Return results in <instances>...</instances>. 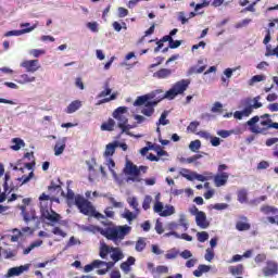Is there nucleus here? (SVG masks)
Returning <instances> with one entry per match:
<instances>
[{
  "instance_id": "nucleus-37",
  "label": "nucleus",
  "mask_w": 278,
  "mask_h": 278,
  "mask_svg": "<svg viewBox=\"0 0 278 278\" xmlns=\"http://www.w3.org/2000/svg\"><path fill=\"white\" fill-rule=\"evenodd\" d=\"M189 149L193 153H197V151H199V149H201V140L195 139V140L191 141L189 144Z\"/></svg>"
},
{
  "instance_id": "nucleus-60",
  "label": "nucleus",
  "mask_w": 278,
  "mask_h": 278,
  "mask_svg": "<svg viewBox=\"0 0 278 278\" xmlns=\"http://www.w3.org/2000/svg\"><path fill=\"white\" fill-rule=\"evenodd\" d=\"M119 267L126 275L131 270V267L127 262H123Z\"/></svg>"
},
{
  "instance_id": "nucleus-59",
  "label": "nucleus",
  "mask_w": 278,
  "mask_h": 278,
  "mask_svg": "<svg viewBox=\"0 0 278 278\" xmlns=\"http://www.w3.org/2000/svg\"><path fill=\"white\" fill-rule=\"evenodd\" d=\"M163 211H164V204H162V202H156L154 204V212L161 215Z\"/></svg>"
},
{
  "instance_id": "nucleus-27",
  "label": "nucleus",
  "mask_w": 278,
  "mask_h": 278,
  "mask_svg": "<svg viewBox=\"0 0 278 278\" xmlns=\"http://www.w3.org/2000/svg\"><path fill=\"white\" fill-rule=\"evenodd\" d=\"M205 68H207V65H202L199 68H197V66H191L188 70V75H201V73L205 72Z\"/></svg>"
},
{
  "instance_id": "nucleus-63",
  "label": "nucleus",
  "mask_w": 278,
  "mask_h": 278,
  "mask_svg": "<svg viewBox=\"0 0 278 278\" xmlns=\"http://www.w3.org/2000/svg\"><path fill=\"white\" fill-rule=\"evenodd\" d=\"M178 47H181V40H173L169 41V49H178Z\"/></svg>"
},
{
  "instance_id": "nucleus-35",
  "label": "nucleus",
  "mask_w": 278,
  "mask_h": 278,
  "mask_svg": "<svg viewBox=\"0 0 278 278\" xmlns=\"http://www.w3.org/2000/svg\"><path fill=\"white\" fill-rule=\"evenodd\" d=\"M238 197V201L239 203H247V201L249 200V194L247 193V191L244 189H241L238 191L237 193Z\"/></svg>"
},
{
  "instance_id": "nucleus-64",
  "label": "nucleus",
  "mask_w": 278,
  "mask_h": 278,
  "mask_svg": "<svg viewBox=\"0 0 278 278\" xmlns=\"http://www.w3.org/2000/svg\"><path fill=\"white\" fill-rule=\"evenodd\" d=\"M278 142V138L274 137V138H269L265 141L266 147H273V144H277Z\"/></svg>"
},
{
  "instance_id": "nucleus-55",
  "label": "nucleus",
  "mask_w": 278,
  "mask_h": 278,
  "mask_svg": "<svg viewBox=\"0 0 278 278\" xmlns=\"http://www.w3.org/2000/svg\"><path fill=\"white\" fill-rule=\"evenodd\" d=\"M255 264H262L263 262H266V254H257L254 258Z\"/></svg>"
},
{
  "instance_id": "nucleus-6",
  "label": "nucleus",
  "mask_w": 278,
  "mask_h": 278,
  "mask_svg": "<svg viewBox=\"0 0 278 278\" xmlns=\"http://www.w3.org/2000/svg\"><path fill=\"white\" fill-rule=\"evenodd\" d=\"M125 114H127V106H118L112 114L113 118H115V121H117V126L119 129H122V134H126L127 136H129V129L132 128L131 125L127 124L129 123V119L127 118V116H125Z\"/></svg>"
},
{
  "instance_id": "nucleus-15",
  "label": "nucleus",
  "mask_w": 278,
  "mask_h": 278,
  "mask_svg": "<svg viewBox=\"0 0 278 278\" xmlns=\"http://www.w3.org/2000/svg\"><path fill=\"white\" fill-rule=\"evenodd\" d=\"M38 25L34 24L33 27L29 28H23L20 30H9L4 34V38H10V36H23V34H29L30 31H34Z\"/></svg>"
},
{
  "instance_id": "nucleus-57",
  "label": "nucleus",
  "mask_w": 278,
  "mask_h": 278,
  "mask_svg": "<svg viewBox=\"0 0 278 278\" xmlns=\"http://www.w3.org/2000/svg\"><path fill=\"white\" fill-rule=\"evenodd\" d=\"M211 112H223V104L220 102H215L213 108L211 109Z\"/></svg>"
},
{
  "instance_id": "nucleus-40",
  "label": "nucleus",
  "mask_w": 278,
  "mask_h": 278,
  "mask_svg": "<svg viewBox=\"0 0 278 278\" xmlns=\"http://www.w3.org/2000/svg\"><path fill=\"white\" fill-rule=\"evenodd\" d=\"M265 55L266 58H270L271 55H276V58H278V46L274 49H271L270 46H267Z\"/></svg>"
},
{
  "instance_id": "nucleus-11",
  "label": "nucleus",
  "mask_w": 278,
  "mask_h": 278,
  "mask_svg": "<svg viewBox=\"0 0 278 278\" xmlns=\"http://www.w3.org/2000/svg\"><path fill=\"white\" fill-rule=\"evenodd\" d=\"M264 277H275L278 275V263L275 261H267L266 266L263 268Z\"/></svg>"
},
{
  "instance_id": "nucleus-53",
  "label": "nucleus",
  "mask_w": 278,
  "mask_h": 278,
  "mask_svg": "<svg viewBox=\"0 0 278 278\" xmlns=\"http://www.w3.org/2000/svg\"><path fill=\"white\" fill-rule=\"evenodd\" d=\"M117 12H118V17L119 18H125V16H128L129 15V10L123 8V7H119L117 9Z\"/></svg>"
},
{
  "instance_id": "nucleus-29",
  "label": "nucleus",
  "mask_w": 278,
  "mask_h": 278,
  "mask_svg": "<svg viewBox=\"0 0 278 278\" xmlns=\"http://www.w3.org/2000/svg\"><path fill=\"white\" fill-rule=\"evenodd\" d=\"M99 266H101V261L96 260L91 264L86 265L84 270L85 273H92V270H94V268H99Z\"/></svg>"
},
{
  "instance_id": "nucleus-49",
  "label": "nucleus",
  "mask_w": 278,
  "mask_h": 278,
  "mask_svg": "<svg viewBox=\"0 0 278 278\" xmlns=\"http://www.w3.org/2000/svg\"><path fill=\"white\" fill-rule=\"evenodd\" d=\"M150 149H153L154 151H156L159 157H162L164 155H167V152L165 150L162 149V147L160 146H151Z\"/></svg>"
},
{
  "instance_id": "nucleus-36",
  "label": "nucleus",
  "mask_w": 278,
  "mask_h": 278,
  "mask_svg": "<svg viewBox=\"0 0 278 278\" xmlns=\"http://www.w3.org/2000/svg\"><path fill=\"white\" fill-rule=\"evenodd\" d=\"M200 126H201V122L193 121L187 127V131H190L191 134H197V129H199Z\"/></svg>"
},
{
  "instance_id": "nucleus-16",
  "label": "nucleus",
  "mask_w": 278,
  "mask_h": 278,
  "mask_svg": "<svg viewBox=\"0 0 278 278\" xmlns=\"http://www.w3.org/2000/svg\"><path fill=\"white\" fill-rule=\"evenodd\" d=\"M39 201H40V212H42V204L47 205V210H51V205H52L53 201H58V199L51 198V195H49L47 193H42L39 197Z\"/></svg>"
},
{
  "instance_id": "nucleus-44",
  "label": "nucleus",
  "mask_w": 278,
  "mask_h": 278,
  "mask_svg": "<svg viewBox=\"0 0 278 278\" xmlns=\"http://www.w3.org/2000/svg\"><path fill=\"white\" fill-rule=\"evenodd\" d=\"M166 116H168V113L163 112L159 118V123H156V125H168V123H170V121L166 119Z\"/></svg>"
},
{
  "instance_id": "nucleus-12",
  "label": "nucleus",
  "mask_w": 278,
  "mask_h": 278,
  "mask_svg": "<svg viewBox=\"0 0 278 278\" xmlns=\"http://www.w3.org/2000/svg\"><path fill=\"white\" fill-rule=\"evenodd\" d=\"M22 68H25L26 73H36L40 71V62L38 60H26L21 63Z\"/></svg>"
},
{
  "instance_id": "nucleus-33",
  "label": "nucleus",
  "mask_w": 278,
  "mask_h": 278,
  "mask_svg": "<svg viewBox=\"0 0 278 278\" xmlns=\"http://www.w3.org/2000/svg\"><path fill=\"white\" fill-rule=\"evenodd\" d=\"M236 229L238 231H249V229H251V224L245 222H237Z\"/></svg>"
},
{
  "instance_id": "nucleus-51",
  "label": "nucleus",
  "mask_w": 278,
  "mask_h": 278,
  "mask_svg": "<svg viewBox=\"0 0 278 278\" xmlns=\"http://www.w3.org/2000/svg\"><path fill=\"white\" fill-rule=\"evenodd\" d=\"M116 97H118V93L114 92L109 98L102 99L98 105H101V103H110V101H115Z\"/></svg>"
},
{
  "instance_id": "nucleus-14",
  "label": "nucleus",
  "mask_w": 278,
  "mask_h": 278,
  "mask_svg": "<svg viewBox=\"0 0 278 278\" xmlns=\"http://www.w3.org/2000/svg\"><path fill=\"white\" fill-rule=\"evenodd\" d=\"M26 270H29V265H21L18 267H12L8 270L7 277H18L20 275H23Z\"/></svg>"
},
{
  "instance_id": "nucleus-10",
  "label": "nucleus",
  "mask_w": 278,
  "mask_h": 278,
  "mask_svg": "<svg viewBox=\"0 0 278 278\" xmlns=\"http://www.w3.org/2000/svg\"><path fill=\"white\" fill-rule=\"evenodd\" d=\"M125 173L126 175L130 176L128 178L130 181H142V178H140V169L137 167V165L132 164L131 161L126 162Z\"/></svg>"
},
{
  "instance_id": "nucleus-58",
  "label": "nucleus",
  "mask_w": 278,
  "mask_h": 278,
  "mask_svg": "<svg viewBox=\"0 0 278 278\" xmlns=\"http://www.w3.org/2000/svg\"><path fill=\"white\" fill-rule=\"evenodd\" d=\"M155 231L160 236H162V233H164V226L160 220H157L156 224H155Z\"/></svg>"
},
{
  "instance_id": "nucleus-47",
  "label": "nucleus",
  "mask_w": 278,
  "mask_h": 278,
  "mask_svg": "<svg viewBox=\"0 0 278 278\" xmlns=\"http://www.w3.org/2000/svg\"><path fill=\"white\" fill-rule=\"evenodd\" d=\"M36 218H38V217H36V212L35 211L31 212L30 214L27 213V212L24 213V220L26 223H29L30 220H36Z\"/></svg>"
},
{
  "instance_id": "nucleus-18",
  "label": "nucleus",
  "mask_w": 278,
  "mask_h": 278,
  "mask_svg": "<svg viewBox=\"0 0 278 278\" xmlns=\"http://www.w3.org/2000/svg\"><path fill=\"white\" fill-rule=\"evenodd\" d=\"M173 75V71L168 68H161L153 74L156 79H166Z\"/></svg>"
},
{
  "instance_id": "nucleus-56",
  "label": "nucleus",
  "mask_w": 278,
  "mask_h": 278,
  "mask_svg": "<svg viewBox=\"0 0 278 278\" xmlns=\"http://www.w3.org/2000/svg\"><path fill=\"white\" fill-rule=\"evenodd\" d=\"M52 233H54V236H61V238H66V232L61 230L60 227H54Z\"/></svg>"
},
{
  "instance_id": "nucleus-22",
  "label": "nucleus",
  "mask_w": 278,
  "mask_h": 278,
  "mask_svg": "<svg viewBox=\"0 0 278 278\" xmlns=\"http://www.w3.org/2000/svg\"><path fill=\"white\" fill-rule=\"evenodd\" d=\"M16 84H31L34 81H36V77L34 76H29V74H22L20 75L18 79H15Z\"/></svg>"
},
{
  "instance_id": "nucleus-2",
  "label": "nucleus",
  "mask_w": 278,
  "mask_h": 278,
  "mask_svg": "<svg viewBox=\"0 0 278 278\" xmlns=\"http://www.w3.org/2000/svg\"><path fill=\"white\" fill-rule=\"evenodd\" d=\"M247 125L251 134H262L263 136L268 134V129H278V123L273 122L268 113L253 116L247 122Z\"/></svg>"
},
{
  "instance_id": "nucleus-61",
  "label": "nucleus",
  "mask_w": 278,
  "mask_h": 278,
  "mask_svg": "<svg viewBox=\"0 0 278 278\" xmlns=\"http://www.w3.org/2000/svg\"><path fill=\"white\" fill-rule=\"evenodd\" d=\"M11 177L10 174L7 173L4 175V184H3V188H4V192H8L10 190V186L8 185V182L10 181Z\"/></svg>"
},
{
  "instance_id": "nucleus-3",
  "label": "nucleus",
  "mask_w": 278,
  "mask_h": 278,
  "mask_svg": "<svg viewBox=\"0 0 278 278\" xmlns=\"http://www.w3.org/2000/svg\"><path fill=\"white\" fill-rule=\"evenodd\" d=\"M75 205L78 207L80 214H84L85 216H93V218H98V220H100V218H105V215L97 212L94 206H92V203L86 200L84 195H76Z\"/></svg>"
},
{
  "instance_id": "nucleus-25",
  "label": "nucleus",
  "mask_w": 278,
  "mask_h": 278,
  "mask_svg": "<svg viewBox=\"0 0 278 278\" xmlns=\"http://www.w3.org/2000/svg\"><path fill=\"white\" fill-rule=\"evenodd\" d=\"M114 247H110L105 243H103L101 247H100V252H99V255L102 260H105V257H108V255H110V253H112V249Z\"/></svg>"
},
{
  "instance_id": "nucleus-34",
  "label": "nucleus",
  "mask_w": 278,
  "mask_h": 278,
  "mask_svg": "<svg viewBox=\"0 0 278 278\" xmlns=\"http://www.w3.org/2000/svg\"><path fill=\"white\" fill-rule=\"evenodd\" d=\"M266 80V76L265 75H254L249 81V86H254L255 84L260 83V81H265Z\"/></svg>"
},
{
  "instance_id": "nucleus-39",
  "label": "nucleus",
  "mask_w": 278,
  "mask_h": 278,
  "mask_svg": "<svg viewBox=\"0 0 278 278\" xmlns=\"http://www.w3.org/2000/svg\"><path fill=\"white\" fill-rule=\"evenodd\" d=\"M64 149H66V143H56L54 146V155H62L64 153Z\"/></svg>"
},
{
  "instance_id": "nucleus-8",
  "label": "nucleus",
  "mask_w": 278,
  "mask_h": 278,
  "mask_svg": "<svg viewBox=\"0 0 278 278\" xmlns=\"http://www.w3.org/2000/svg\"><path fill=\"white\" fill-rule=\"evenodd\" d=\"M62 216L58 214L53 208H47V204L41 202V220H48V223H60Z\"/></svg>"
},
{
  "instance_id": "nucleus-21",
  "label": "nucleus",
  "mask_w": 278,
  "mask_h": 278,
  "mask_svg": "<svg viewBox=\"0 0 278 278\" xmlns=\"http://www.w3.org/2000/svg\"><path fill=\"white\" fill-rule=\"evenodd\" d=\"M111 258L113 260L114 263L121 262L125 255L123 254V251H121V248H112L111 250Z\"/></svg>"
},
{
  "instance_id": "nucleus-20",
  "label": "nucleus",
  "mask_w": 278,
  "mask_h": 278,
  "mask_svg": "<svg viewBox=\"0 0 278 278\" xmlns=\"http://www.w3.org/2000/svg\"><path fill=\"white\" fill-rule=\"evenodd\" d=\"M114 127H116V122L113 118H109L101 124L100 129L101 131H114Z\"/></svg>"
},
{
  "instance_id": "nucleus-43",
  "label": "nucleus",
  "mask_w": 278,
  "mask_h": 278,
  "mask_svg": "<svg viewBox=\"0 0 278 278\" xmlns=\"http://www.w3.org/2000/svg\"><path fill=\"white\" fill-rule=\"evenodd\" d=\"M59 185H55V182H51L50 186L48 187L49 192H52V190H58V192H60V190H62V181H60V179H58Z\"/></svg>"
},
{
  "instance_id": "nucleus-62",
  "label": "nucleus",
  "mask_w": 278,
  "mask_h": 278,
  "mask_svg": "<svg viewBox=\"0 0 278 278\" xmlns=\"http://www.w3.org/2000/svg\"><path fill=\"white\" fill-rule=\"evenodd\" d=\"M179 225L184 227L185 231H188V222L186 220V216L181 215L179 218Z\"/></svg>"
},
{
  "instance_id": "nucleus-32",
  "label": "nucleus",
  "mask_w": 278,
  "mask_h": 278,
  "mask_svg": "<svg viewBox=\"0 0 278 278\" xmlns=\"http://www.w3.org/2000/svg\"><path fill=\"white\" fill-rule=\"evenodd\" d=\"M135 249L136 251H138V253H142V250L147 249V241L144 240V238H139L137 240Z\"/></svg>"
},
{
  "instance_id": "nucleus-13",
  "label": "nucleus",
  "mask_w": 278,
  "mask_h": 278,
  "mask_svg": "<svg viewBox=\"0 0 278 278\" xmlns=\"http://www.w3.org/2000/svg\"><path fill=\"white\" fill-rule=\"evenodd\" d=\"M195 223L200 229H207V227H210V220H207L205 212L198 213L195 216Z\"/></svg>"
},
{
  "instance_id": "nucleus-50",
  "label": "nucleus",
  "mask_w": 278,
  "mask_h": 278,
  "mask_svg": "<svg viewBox=\"0 0 278 278\" xmlns=\"http://www.w3.org/2000/svg\"><path fill=\"white\" fill-rule=\"evenodd\" d=\"M87 27L88 29H90V31H93V34H97V31H99V24L97 22L87 23Z\"/></svg>"
},
{
  "instance_id": "nucleus-24",
  "label": "nucleus",
  "mask_w": 278,
  "mask_h": 278,
  "mask_svg": "<svg viewBox=\"0 0 278 278\" xmlns=\"http://www.w3.org/2000/svg\"><path fill=\"white\" fill-rule=\"evenodd\" d=\"M212 267L210 265H199L198 268L193 271L194 277H202L203 273H210Z\"/></svg>"
},
{
  "instance_id": "nucleus-5",
  "label": "nucleus",
  "mask_w": 278,
  "mask_h": 278,
  "mask_svg": "<svg viewBox=\"0 0 278 278\" xmlns=\"http://www.w3.org/2000/svg\"><path fill=\"white\" fill-rule=\"evenodd\" d=\"M151 99H153V96L144 94V96L138 97L134 102V105L136 108H140V105H144L141 110V114H143V116H151L152 114H155V105L160 103V100L151 101Z\"/></svg>"
},
{
  "instance_id": "nucleus-28",
  "label": "nucleus",
  "mask_w": 278,
  "mask_h": 278,
  "mask_svg": "<svg viewBox=\"0 0 278 278\" xmlns=\"http://www.w3.org/2000/svg\"><path fill=\"white\" fill-rule=\"evenodd\" d=\"M110 94H112V88H110V83L106 81L104 83V90H102L98 94V99H103V97H110Z\"/></svg>"
},
{
  "instance_id": "nucleus-4",
  "label": "nucleus",
  "mask_w": 278,
  "mask_h": 278,
  "mask_svg": "<svg viewBox=\"0 0 278 278\" xmlns=\"http://www.w3.org/2000/svg\"><path fill=\"white\" fill-rule=\"evenodd\" d=\"M261 99V96H256L253 99L247 98L244 101L245 108L242 111H236L233 113V117L237 118V121H242L244 116H251L253 114V110H260V108L263 106L262 102H260Z\"/></svg>"
},
{
  "instance_id": "nucleus-42",
  "label": "nucleus",
  "mask_w": 278,
  "mask_h": 278,
  "mask_svg": "<svg viewBox=\"0 0 278 278\" xmlns=\"http://www.w3.org/2000/svg\"><path fill=\"white\" fill-rule=\"evenodd\" d=\"M33 178H34V172H30L28 176L23 175L21 178H17V181H22V186H23L24 184L31 181Z\"/></svg>"
},
{
  "instance_id": "nucleus-52",
  "label": "nucleus",
  "mask_w": 278,
  "mask_h": 278,
  "mask_svg": "<svg viewBox=\"0 0 278 278\" xmlns=\"http://www.w3.org/2000/svg\"><path fill=\"white\" fill-rule=\"evenodd\" d=\"M204 257L206 262H212V260H214V250L212 248L206 249Z\"/></svg>"
},
{
  "instance_id": "nucleus-17",
  "label": "nucleus",
  "mask_w": 278,
  "mask_h": 278,
  "mask_svg": "<svg viewBox=\"0 0 278 278\" xmlns=\"http://www.w3.org/2000/svg\"><path fill=\"white\" fill-rule=\"evenodd\" d=\"M116 149H118V141L108 143L104 151V157H112V155L116 153Z\"/></svg>"
},
{
  "instance_id": "nucleus-45",
  "label": "nucleus",
  "mask_w": 278,
  "mask_h": 278,
  "mask_svg": "<svg viewBox=\"0 0 278 278\" xmlns=\"http://www.w3.org/2000/svg\"><path fill=\"white\" fill-rule=\"evenodd\" d=\"M197 236L200 242H206V240H210V233L206 231L198 232Z\"/></svg>"
},
{
  "instance_id": "nucleus-19",
  "label": "nucleus",
  "mask_w": 278,
  "mask_h": 278,
  "mask_svg": "<svg viewBox=\"0 0 278 278\" xmlns=\"http://www.w3.org/2000/svg\"><path fill=\"white\" fill-rule=\"evenodd\" d=\"M79 108H81V101L74 100L67 105V108L65 109V112L66 114H75V112H77Z\"/></svg>"
},
{
  "instance_id": "nucleus-1",
  "label": "nucleus",
  "mask_w": 278,
  "mask_h": 278,
  "mask_svg": "<svg viewBox=\"0 0 278 278\" xmlns=\"http://www.w3.org/2000/svg\"><path fill=\"white\" fill-rule=\"evenodd\" d=\"M97 231L106 238V240H112V242L118 244L121 240H125V237L131 233V226H116L114 223L110 222L104 224V228L97 227Z\"/></svg>"
},
{
  "instance_id": "nucleus-54",
  "label": "nucleus",
  "mask_w": 278,
  "mask_h": 278,
  "mask_svg": "<svg viewBox=\"0 0 278 278\" xmlns=\"http://www.w3.org/2000/svg\"><path fill=\"white\" fill-rule=\"evenodd\" d=\"M270 166V163H268L267 161H261L257 164V170H266V168H268Z\"/></svg>"
},
{
  "instance_id": "nucleus-38",
  "label": "nucleus",
  "mask_w": 278,
  "mask_h": 278,
  "mask_svg": "<svg viewBox=\"0 0 278 278\" xmlns=\"http://www.w3.org/2000/svg\"><path fill=\"white\" fill-rule=\"evenodd\" d=\"M175 214V206L173 205H166L165 210L161 213V216L166 217V216H173Z\"/></svg>"
},
{
  "instance_id": "nucleus-46",
  "label": "nucleus",
  "mask_w": 278,
  "mask_h": 278,
  "mask_svg": "<svg viewBox=\"0 0 278 278\" xmlns=\"http://www.w3.org/2000/svg\"><path fill=\"white\" fill-rule=\"evenodd\" d=\"M151 201H153L152 199H151V195H146V198H144V200H143V202H142V207H143V210H150L151 208Z\"/></svg>"
},
{
  "instance_id": "nucleus-31",
  "label": "nucleus",
  "mask_w": 278,
  "mask_h": 278,
  "mask_svg": "<svg viewBox=\"0 0 278 278\" xmlns=\"http://www.w3.org/2000/svg\"><path fill=\"white\" fill-rule=\"evenodd\" d=\"M16 250H8V249H2V255H4V260H12V257H16L17 255Z\"/></svg>"
},
{
  "instance_id": "nucleus-48",
  "label": "nucleus",
  "mask_w": 278,
  "mask_h": 278,
  "mask_svg": "<svg viewBox=\"0 0 278 278\" xmlns=\"http://www.w3.org/2000/svg\"><path fill=\"white\" fill-rule=\"evenodd\" d=\"M201 157H202L201 154H195L191 157L182 159L181 162H186L187 164H192V163L197 162V160H201Z\"/></svg>"
},
{
  "instance_id": "nucleus-30",
  "label": "nucleus",
  "mask_w": 278,
  "mask_h": 278,
  "mask_svg": "<svg viewBox=\"0 0 278 278\" xmlns=\"http://www.w3.org/2000/svg\"><path fill=\"white\" fill-rule=\"evenodd\" d=\"M261 212L263 214H266V215H268V214H277L278 213V208L275 207V206H270V205H263L261 207Z\"/></svg>"
},
{
  "instance_id": "nucleus-26",
  "label": "nucleus",
  "mask_w": 278,
  "mask_h": 278,
  "mask_svg": "<svg viewBox=\"0 0 278 278\" xmlns=\"http://www.w3.org/2000/svg\"><path fill=\"white\" fill-rule=\"evenodd\" d=\"M12 143H13V146H11L12 151H21V149L25 147V141L21 138H13Z\"/></svg>"
},
{
  "instance_id": "nucleus-23",
  "label": "nucleus",
  "mask_w": 278,
  "mask_h": 278,
  "mask_svg": "<svg viewBox=\"0 0 278 278\" xmlns=\"http://www.w3.org/2000/svg\"><path fill=\"white\" fill-rule=\"evenodd\" d=\"M228 270L230 275H233L235 277L236 275H244V265L238 264L236 266H230L228 267Z\"/></svg>"
},
{
  "instance_id": "nucleus-41",
  "label": "nucleus",
  "mask_w": 278,
  "mask_h": 278,
  "mask_svg": "<svg viewBox=\"0 0 278 278\" xmlns=\"http://www.w3.org/2000/svg\"><path fill=\"white\" fill-rule=\"evenodd\" d=\"M108 201L109 203H111V205H113V207L117 210L123 208V202H117L116 199H114V197H108Z\"/></svg>"
},
{
  "instance_id": "nucleus-7",
  "label": "nucleus",
  "mask_w": 278,
  "mask_h": 278,
  "mask_svg": "<svg viewBox=\"0 0 278 278\" xmlns=\"http://www.w3.org/2000/svg\"><path fill=\"white\" fill-rule=\"evenodd\" d=\"M188 86H190V79H181L177 81L168 91L165 92L164 97L160 99H175L177 94H184L188 90Z\"/></svg>"
},
{
  "instance_id": "nucleus-9",
  "label": "nucleus",
  "mask_w": 278,
  "mask_h": 278,
  "mask_svg": "<svg viewBox=\"0 0 278 278\" xmlns=\"http://www.w3.org/2000/svg\"><path fill=\"white\" fill-rule=\"evenodd\" d=\"M229 167L226 164H222L217 168V175L214 176V184L217 188L225 186L227 181H229V173L224 172L227 170Z\"/></svg>"
}]
</instances>
